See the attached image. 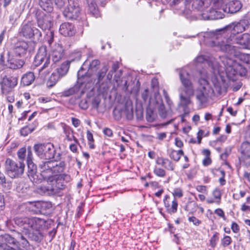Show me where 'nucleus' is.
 <instances>
[{"mask_svg":"<svg viewBox=\"0 0 250 250\" xmlns=\"http://www.w3.org/2000/svg\"><path fill=\"white\" fill-rule=\"evenodd\" d=\"M248 21L246 20H241L238 22H232L223 28L216 30L215 32L204 33L205 39H210L209 41V45L211 46H216L220 51L228 53H231L233 50L234 46L231 42V40L229 38L226 39L225 41L221 42L215 41L214 39L218 38V36L224 34L227 32H230L231 34L235 35L246 30L248 27Z\"/></svg>","mask_w":250,"mask_h":250,"instance_id":"obj_1","label":"nucleus"},{"mask_svg":"<svg viewBox=\"0 0 250 250\" xmlns=\"http://www.w3.org/2000/svg\"><path fill=\"white\" fill-rule=\"evenodd\" d=\"M179 77L183 86V90L180 93V104L183 106H187L191 102L190 98L194 95V90L190 81V75L186 70H181L179 72Z\"/></svg>","mask_w":250,"mask_h":250,"instance_id":"obj_2","label":"nucleus"},{"mask_svg":"<svg viewBox=\"0 0 250 250\" xmlns=\"http://www.w3.org/2000/svg\"><path fill=\"white\" fill-rule=\"evenodd\" d=\"M54 161L49 160L42 161L39 164L41 169V176L44 180H49L50 182H56V180L65 181L68 182L70 177L67 174L59 175L56 179L53 175V168Z\"/></svg>","mask_w":250,"mask_h":250,"instance_id":"obj_3","label":"nucleus"},{"mask_svg":"<svg viewBox=\"0 0 250 250\" xmlns=\"http://www.w3.org/2000/svg\"><path fill=\"white\" fill-rule=\"evenodd\" d=\"M4 166L5 172L12 178H19L24 173L25 164L22 161H15L7 158Z\"/></svg>","mask_w":250,"mask_h":250,"instance_id":"obj_4","label":"nucleus"},{"mask_svg":"<svg viewBox=\"0 0 250 250\" xmlns=\"http://www.w3.org/2000/svg\"><path fill=\"white\" fill-rule=\"evenodd\" d=\"M15 223L26 230L28 233L32 230H37L39 229L41 224L43 220L37 217H27L16 216L14 218Z\"/></svg>","mask_w":250,"mask_h":250,"instance_id":"obj_5","label":"nucleus"},{"mask_svg":"<svg viewBox=\"0 0 250 250\" xmlns=\"http://www.w3.org/2000/svg\"><path fill=\"white\" fill-rule=\"evenodd\" d=\"M33 148L36 154L42 159L50 160L55 158V149L51 143L35 144Z\"/></svg>","mask_w":250,"mask_h":250,"instance_id":"obj_6","label":"nucleus"},{"mask_svg":"<svg viewBox=\"0 0 250 250\" xmlns=\"http://www.w3.org/2000/svg\"><path fill=\"white\" fill-rule=\"evenodd\" d=\"M47 183L46 185H42L36 188L37 192L42 195H50L58 192V190L62 189L64 187L62 181L56 180V183L46 180Z\"/></svg>","mask_w":250,"mask_h":250,"instance_id":"obj_7","label":"nucleus"},{"mask_svg":"<svg viewBox=\"0 0 250 250\" xmlns=\"http://www.w3.org/2000/svg\"><path fill=\"white\" fill-rule=\"evenodd\" d=\"M50 62V57L47 53V48L45 46H41L38 51V52L35 57L34 65L36 66H39L40 65H42L38 69L39 72L48 66Z\"/></svg>","mask_w":250,"mask_h":250,"instance_id":"obj_8","label":"nucleus"},{"mask_svg":"<svg viewBox=\"0 0 250 250\" xmlns=\"http://www.w3.org/2000/svg\"><path fill=\"white\" fill-rule=\"evenodd\" d=\"M52 14H45L40 10H37L35 16L38 26L42 30H49L53 25Z\"/></svg>","mask_w":250,"mask_h":250,"instance_id":"obj_9","label":"nucleus"},{"mask_svg":"<svg viewBox=\"0 0 250 250\" xmlns=\"http://www.w3.org/2000/svg\"><path fill=\"white\" fill-rule=\"evenodd\" d=\"M21 36L26 39H37L39 40L42 36V33L39 29L32 26L30 22L23 24L20 32Z\"/></svg>","mask_w":250,"mask_h":250,"instance_id":"obj_10","label":"nucleus"},{"mask_svg":"<svg viewBox=\"0 0 250 250\" xmlns=\"http://www.w3.org/2000/svg\"><path fill=\"white\" fill-rule=\"evenodd\" d=\"M68 5L63 11V15L68 19H76L79 16L80 8L77 0H68Z\"/></svg>","mask_w":250,"mask_h":250,"instance_id":"obj_11","label":"nucleus"},{"mask_svg":"<svg viewBox=\"0 0 250 250\" xmlns=\"http://www.w3.org/2000/svg\"><path fill=\"white\" fill-rule=\"evenodd\" d=\"M18 243L14 233L13 236L8 233L0 235V250H8L11 248L10 245L16 246Z\"/></svg>","mask_w":250,"mask_h":250,"instance_id":"obj_12","label":"nucleus"},{"mask_svg":"<svg viewBox=\"0 0 250 250\" xmlns=\"http://www.w3.org/2000/svg\"><path fill=\"white\" fill-rule=\"evenodd\" d=\"M18 83V78L15 77L5 76L0 82L2 93L7 94L15 87Z\"/></svg>","mask_w":250,"mask_h":250,"instance_id":"obj_13","label":"nucleus"},{"mask_svg":"<svg viewBox=\"0 0 250 250\" xmlns=\"http://www.w3.org/2000/svg\"><path fill=\"white\" fill-rule=\"evenodd\" d=\"M41 7L48 14H52L54 9V4L58 7L61 8L64 4V0H40L39 3Z\"/></svg>","mask_w":250,"mask_h":250,"instance_id":"obj_14","label":"nucleus"},{"mask_svg":"<svg viewBox=\"0 0 250 250\" xmlns=\"http://www.w3.org/2000/svg\"><path fill=\"white\" fill-rule=\"evenodd\" d=\"M24 61L22 59H17L12 54L11 52L7 53V60L5 65L12 69H18L21 68L24 64Z\"/></svg>","mask_w":250,"mask_h":250,"instance_id":"obj_15","label":"nucleus"},{"mask_svg":"<svg viewBox=\"0 0 250 250\" xmlns=\"http://www.w3.org/2000/svg\"><path fill=\"white\" fill-rule=\"evenodd\" d=\"M204 2L202 0H196L193 3L195 8H197L199 11L196 19L199 20H210V9L203 10L202 7Z\"/></svg>","mask_w":250,"mask_h":250,"instance_id":"obj_16","label":"nucleus"},{"mask_svg":"<svg viewBox=\"0 0 250 250\" xmlns=\"http://www.w3.org/2000/svg\"><path fill=\"white\" fill-rule=\"evenodd\" d=\"M100 63V61L98 60H93L89 65L88 70L84 73L83 72V68L82 67L78 72V79L85 77H90L93 73L97 71Z\"/></svg>","mask_w":250,"mask_h":250,"instance_id":"obj_17","label":"nucleus"},{"mask_svg":"<svg viewBox=\"0 0 250 250\" xmlns=\"http://www.w3.org/2000/svg\"><path fill=\"white\" fill-rule=\"evenodd\" d=\"M241 2L237 0H232L227 3L222 8L223 11L227 13L235 14L242 8Z\"/></svg>","mask_w":250,"mask_h":250,"instance_id":"obj_18","label":"nucleus"},{"mask_svg":"<svg viewBox=\"0 0 250 250\" xmlns=\"http://www.w3.org/2000/svg\"><path fill=\"white\" fill-rule=\"evenodd\" d=\"M239 151L241 154V158L246 165H250V143L248 142L242 144Z\"/></svg>","mask_w":250,"mask_h":250,"instance_id":"obj_19","label":"nucleus"},{"mask_svg":"<svg viewBox=\"0 0 250 250\" xmlns=\"http://www.w3.org/2000/svg\"><path fill=\"white\" fill-rule=\"evenodd\" d=\"M59 31L65 37H71L76 33L74 25L69 22L62 23L60 26Z\"/></svg>","mask_w":250,"mask_h":250,"instance_id":"obj_20","label":"nucleus"},{"mask_svg":"<svg viewBox=\"0 0 250 250\" xmlns=\"http://www.w3.org/2000/svg\"><path fill=\"white\" fill-rule=\"evenodd\" d=\"M63 49L61 44L55 43L52 47V60L54 63L60 61L63 56Z\"/></svg>","mask_w":250,"mask_h":250,"instance_id":"obj_21","label":"nucleus"},{"mask_svg":"<svg viewBox=\"0 0 250 250\" xmlns=\"http://www.w3.org/2000/svg\"><path fill=\"white\" fill-rule=\"evenodd\" d=\"M29 48L28 43L25 42L18 43L13 49V53L16 56L21 57L25 55Z\"/></svg>","mask_w":250,"mask_h":250,"instance_id":"obj_22","label":"nucleus"},{"mask_svg":"<svg viewBox=\"0 0 250 250\" xmlns=\"http://www.w3.org/2000/svg\"><path fill=\"white\" fill-rule=\"evenodd\" d=\"M236 42L243 48L250 49V35L245 33L236 38Z\"/></svg>","mask_w":250,"mask_h":250,"instance_id":"obj_23","label":"nucleus"},{"mask_svg":"<svg viewBox=\"0 0 250 250\" xmlns=\"http://www.w3.org/2000/svg\"><path fill=\"white\" fill-rule=\"evenodd\" d=\"M54 162V167L53 168V175L54 176L55 178L56 179V178L60 175V174H58V173L62 172L64 169L65 165L64 162H61L59 163V164H57L56 161L58 159H59V156H57L55 157ZM62 174V175H63ZM60 175H62L60 174Z\"/></svg>","mask_w":250,"mask_h":250,"instance_id":"obj_24","label":"nucleus"},{"mask_svg":"<svg viewBox=\"0 0 250 250\" xmlns=\"http://www.w3.org/2000/svg\"><path fill=\"white\" fill-rule=\"evenodd\" d=\"M89 12L96 18L100 16V13L97 8L95 0H86Z\"/></svg>","mask_w":250,"mask_h":250,"instance_id":"obj_25","label":"nucleus"},{"mask_svg":"<svg viewBox=\"0 0 250 250\" xmlns=\"http://www.w3.org/2000/svg\"><path fill=\"white\" fill-rule=\"evenodd\" d=\"M157 163L168 170L173 171L174 169V165L167 158H159L157 161Z\"/></svg>","mask_w":250,"mask_h":250,"instance_id":"obj_26","label":"nucleus"},{"mask_svg":"<svg viewBox=\"0 0 250 250\" xmlns=\"http://www.w3.org/2000/svg\"><path fill=\"white\" fill-rule=\"evenodd\" d=\"M35 80L34 74L31 72H28L25 74L21 78V83L24 86L30 85Z\"/></svg>","mask_w":250,"mask_h":250,"instance_id":"obj_27","label":"nucleus"},{"mask_svg":"<svg viewBox=\"0 0 250 250\" xmlns=\"http://www.w3.org/2000/svg\"><path fill=\"white\" fill-rule=\"evenodd\" d=\"M169 198V197L168 195L165 196V198L164 200L165 206L167 208V210L170 213H174L177 210L178 202L176 199H174L172 201V205L170 207L168 202L167 201V200Z\"/></svg>","mask_w":250,"mask_h":250,"instance_id":"obj_28","label":"nucleus"},{"mask_svg":"<svg viewBox=\"0 0 250 250\" xmlns=\"http://www.w3.org/2000/svg\"><path fill=\"white\" fill-rule=\"evenodd\" d=\"M70 63V62L68 61L63 62L60 67L57 69L56 72L59 74L61 77L64 76L66 74L69 70Z\"/></svg>","mask_w":250,"mask_h":250,"instance_id":"obj_29","label":"nucleus"},{"mask_svg":"<svg viewBox=\"0 0 250 250\" xmlns=\"http://www.w3.org/2000/svg\"><path fill=\"white\" fill-rule=\"evenodd\" d=\"M168 155L171 159L176 162H178L179 161L182 156H184V153L181 149L178 151L171 150L169 152Z\"/></svg>","mask_w":250,"mask_h":250,"instance_id":"obj_30","label":"nucleus"},{"mask_svg":"<svg viewBox=\"0 0 250 250\" xmlns=\"http://www.w3.org/2000/svg\"><path fill=\"white\" fill-rule=\"evenodd\" d=\"M61 77L59 75V74L57 73V72H53L49 77L47 81V86L50 87L53 86L56 84Z\"/></svg>","mask_w":250,"mask_h":250,"instance_id":"obj_31","label":"nucleus"},{"mask_svg":"<svg viewBox=\"0 0 250 250\" xmlns=\"http://www.w3.org/2000/svg\"><path fill=\"white\" fill-rule=\"evenodd\" d=\"M224 15L221 11L214 9H210V20H215L223 18Z\"/></svg>","mask_w":250,"mask_h":250,"instance_id":"obj_32","label":"nucleus"},{"mask_svg":"<svg viewBox=\"0 0 250 250\" xmlns=\"http://www.w3.org/2000/svg\"><path fill=\"white\" fill-rule=\"evenodd\" d=\"M199 84L200 86V90L206 91H213L210 86L208 81L205 78H200L198 81Z\"/></svg>","mask_w":250,"mask_h":250,"instance_id":"obj_33","label":"nucleus"},{"mask_svg":"<svg viewBox=\"0 0 250 250\" xmlns=\"http://www.w3.org/2000/svg\"><path fill=\"white\" fill-rule=\"evenodd\" d=\"M27 164L28 169V175H31L33 177L34 175L37 172V167L31 160H28Z\"/></svg>","mask_w":250,"mask_h":250,"instance_id":"obj_34","label":"nucleus"},{"mask_svg":"<svg viewBox=\"0 0 250 250\" xmlns=\"http://www.w3.org/2000/svg\"><path fill=\"white\" fill-rule=\"evenodd\" d=\"M200 91V92L196 95V98L201 104H203L206 102L207 96L210 93V91L203 90Z\"/></svg>","mask_w":250,"mask_h":250,"instance_id":"obj_35","label":"nucleus"},{"mask_svg":"<svg viewBox=\"0 0 250 250\" xmlns=\"http://www.w3.org/2000/svg\"><path fill=\"white\" fill-rule=\"evenodd\" d=\"M212 83L214 85V89H212L213 91H210L211 92H214L215 91L216 92L218 93H221L222 92V85L223 83L222 82L219 81L216 78H214L212 80Z\"/></svg>","mask_w":250,"mask_h":250,"instance_id":"obj_36","label":"nucleus"},{"mask_svg":"<svg viewBox=\"0 0 250 250\" xmlns=\"http://www.w3.org/2000/svg\"><path fill=\"white\" fill-rule=\"evenodd\" d=\"M81 57L82 54L81 52H74L70 55V60L68 61L70 62V63L74 62H77L81 60Z\"/></svg>","mask_w":250,"mask_h":250,"instance_id":"obj_37","label":"nucleus"},{"mask_svg":"<svg viewBox=\"0 0 250 250\" xmlns=\"http://www.w3.org/2000/svg\"><path fill=\"white\" fill-rule=\"evenodd\" d=\"M108 69V67L107 65H104L102 68L101 69V70L98 72V82L99 83L101 80H103V79L105 76L107 70Z\"/></svg>","mask_w":250,"mask_h":250,"instance_id":"obj_38","label":"nucleus"},{"mask_svg":"<svg viewBox=\"0 0 250 250\" xmlns=\"http://www.w3.org/2000/svg\"><path fill=\"white\" fill-rule=\"evenodd\" d=\"M54 34L53 31L48 32L45 37V41L48 42L50 47L52 46V44L54 42Z\"/></svg>","mask_w":250,"mask_h":250,"instance_id":"obj_39","label":"nucleus"},{"mask_svg":"<svg viewBox=\"0 0 250 250\" xmlns=\"http://www.w3.org/2000/svg\"><path fill=\"white\" fill-rule=\"evenodd\" d=\"M78 90V87L77 86H74L64 91L63 93V95L64 96L68 97L77 92Z\"/></svg>","mask_w":250,"mask_h":250,"instance_id":"obj_40","label":"nucleus"},{"mask_svg":"<svg viewBox=\"0 0 250 250\" xmlns=\"http://www.w3.org/2000/svg\"><path fill=\"white\" fill-rule=\"evenodd\" d=\"M231 238L229 236H225L221 240V244L224 247H226L230 244Z\"/></svg>","mask_w":250,"mask_h":250,"instance_id":"obj_41","label":"nucleus"},{"mask_svg":"<svg viewBox=\"0 0 250 250\" xmlns=\"http://www.w3.org/2000/svg\"><path fill=\"white\" fill-rule=\"evenodd\" d=\"M154 173L158 176L164 177L166 175V172L163 169L155 167L154 169Z\"/></svg>","mask_w":250,"mask_h":250,"instance_id":"obj_42","label":"nucleus"},{"mask_svg":"<svg viewBox=\"0 0 250 250\" xmlns=\"http://www.w3.org/2000/svg\"><path fill=\"white\" fill-rule=\"evenodd\" d=\"M218 234L219 233L218 232H215L210 240V245L212 248H214L216 246V242L219 239L218 237Z\"/></svg>","mask_w":250,"mask_h":250,"instance_id":"obj_43","label":"nucleus"},{"mask_svg":"<svg viewBox=\"0 0 250 250\" xmlns=\"http://www.w3.org/2000/svg\"><path fill=\"white\" fill-rule=\"evenodd\" d=\"M26 149L24 147L20 148L18 152V158L21 160V161L23 162V160L25 157Z\"/></svg>","mask_w":250,"mask_h":250,"instance_id":"obj_44","label":"nucleus"},{"mask_svg":"<svg viewBox=\"0 0 250 250\" xmlns=\"http://www.w3.org/2000/svg\"><path fill=\"white\" fill-rule=\"evenodd\" d=\"M32 131L28 126H25L21 129V134L22 136H26Z\"/></svg>","mask_w":250,"mask_h":250,"instance_id":"obj_45","label":"nucleus"},{"mask_svg":"<svg viewBox=\"0 0 250 250\" xmlns=\"http://www.w3.org/2000/svg\"><path fill=\"white\" fill-rule=\"evenodd\" d=\"M188 220L189 222H192L194 225L197 226H199L201 223V221L194 216L189 217Z\"/></svg>","mask_w":250,"mask_h":250,"instance_id":"obj_46","label":"nucleus"},{"mask_svg":"<svg viewBox=\"0 0 250 250\" xmlns=\"http://www.w3.org/2000/svg\"><path fill=\"white\" fill-rule=\"evenodd\" d=\"M126 118L128 120H132L133 118V113L132 108L130 109H127L125 111Z\"/></svg>","mask_w":250,"mask_h":250,"instance_id":"obj_47","label":"nucleus"},{"mask_svg":"<svg viewBox=\"0 0 250 250\" xmlns=\"http://www.w3.org/2000/svg\"><path fill=\"white\" fill-rule=\"evenodd\" d=\"M195 60L198 63H204L206 62H208L207 58L203 55L198 56Z\"/></svg>","mask_w":250,"mask_h":250,"instance_id":"obj_48","label":"nucleus"},{"mask_svg":"<svg viewBox=\"0 0 250 250\" xmlns=\"http://www.w3.org/2000/svg\"><path fill=\"white\" fill-rule=\"evenodd\" d=\"M173 195L174 197L181 198L183 196V192L181 189L177 188L174 189Z\"/></svg>","mask_w":250,"mask_h":250,"instance_id":"obj_49","label":"nucleus"},{"mask_svg":"<svg viewBox=\"0 0 250 250\" xmlns=\"http://www.w3.org/2000/svg\"><path fill=\"white\" fill-rule=\"evenodd\" d=\"M100 103V100L98 98H95L93 99L92 102L93 107L97 109L99 107Z\"/></svg>","mask_w":250,"mask_h":250,"instance_id":"obj_50","label":"nucleus"},{"mask_svg":"<svg viewBox=\"0 0 250 250\" xmlns=\"http://www.w3.org/2000/svg\"><path fill=\"white\" fill-rule=\"evenodd\" d=\"M220 173L222 174V177L219 179V181L220 184L223 186L226 184V180H225V172L221 170Z\"/></svg>","mask_w":250,"mask_h":250,"instance_id":"obj_51","label":"nucleus"},{"mask_svg":"<svg viewBox=\"0 0 250 250\" xmlns=\"http://www.w3.org/2000/svg\"><path fill=\"white\" fill-rule=\"evenodd\" d=\"M215 213L218 215L219 216L222 217L224 220L226 219L225 214L222 209L220 208H217L215 210Z\"/></svg>","mask_w":250,"mask_h":250,"instance_id":"obj_52","label":"nucleus"},{"mask_svg":"<svg viewBox=\"0 0 250 250\" xmlns=\"http://www.w3.org/2000/svg\"><path fill=\"white\" fill-rule=\"evenodd\" d=\"M212 194L214 198L219 200L221 199V194L220 191L219 189H215L214 190Z\"/></svg>","mask_w":250,"mask_h":250,"instance_id":"obj_53","label":"nucleus"},{"mask_svg":"<svg viewBox=\"0 0 250 250\" xmlns=\"http://www.w3.org/2000/svg\"><path fill=\"white\" fill-rule=\"evenodd\" d=\"M14 236L15 237V238L17 239V240H18V239H21V240H23L24 239H26V238L23 236V235L19 232H17V231H16L15 230H14Z\"/></svg>","mask_w":250,"mask_h":250,"instance_id":"obj_54","label":"nucleus"},{"mask_svg":"<svg viewBox=\"0 0 250 250\" xmlns=\"http://www.w3.org/2000/svg\"><path fill=\"white\" fill-rule=\"evenodd\" d=\"M148 90L147 89H146L142 93V98L145 102L146 101L148 98Z\"/></svg>","mask_w":250,"mask_h":250,"instance_id":"obj_55","label":"nucleus"},{"mask_svg":"<svg viewBox=\"0 0 250 250\" xmlns=\"http://www.w3.org/2000/svg\"><path fill=\"white\" fill-rule=\"evenodd\" d=\"M231 228L232 231L235 233L238 232L239 230V227L238 225L235 222H233L232 223Z\"/></svg>","mask_w":250,"mask_h":250,"instance_id":"obj_56","label":"nucleus"},{"mask_svg":"<svg viewBox=\"0 0 250 250\" xmlns=\"http://www.w3.org/2000/svg\"><path fill=\"white\" fill-rule=\"evenodd\" d=\"M72 125L75 127H77L79 126L80 124V121L77 118H71Z\"/></svg>","mask_w":250,"mask_h":250,"instance_id":"obj_57","label":"nucleus"},{"mask_svg":"<svg viewBox=\"0 0 250 250\" xmlns=\"http://www.w3.org/2000/svg\"><path fill=\"white\" fill-rule=\"evenodd\" d=\"M103 132H104V134L108 137H111L112 136V134H113L112 131L111 129H110L109 128H105Z\"/></svg>","mask_w":250,"mask_h":250,"instance_id":"obj_58","label":"nucleus"},{"mask_svg":"<svg viewBox=\"0 0 250 250\" xmlns=\"http://www.w3.org/2000/svg\"><path fill=\"white\" fill-rule=\"evenodd\" d=\"M6 183V178L3 174L0 171V185H3Z\"/></svg>","mask_w":250,"mask_h":250,"instance_id":"obj_59","label":"nucleus"},{"mask_svg":"<svg viewBox=\"0 0 250 250\" xmlns=\"http://www.w3.org/2000/svg\"><path fill=\"white\" fill-rule=\"evenodd\" d=\"M211 162V159L209 157H206L203 161V164L205 166H208Z\"/></svg>","mask_w":250,"mask_h":250,"instance_id":"obj_60","label":"nucleus"},{"mask_svg":"<svg viewBox=\"0 0 250 250\" xmlns=\"http://www.w3.org/2000/svg\"><path fill=\"white\" fill-rule=\"evenodd\" d=\"M175 144L177 147H182L183 146V143L181 140L176 138L175 139Z\"/></svg>","mask_w":250,"mask_h":250,"instance_id":"obj_61","label":"nucleus"},{"mask_svg":"<svg viewBox=\"0 0 250 250\" xmlns=\"http://www.w3.org/2000/svg\"><path fill=\"white\" fill-rule=\"evenodd\" d=\"M212 68L214 70V73H215L216 72H219V69L218 63L217 62H214L212 64Z\"/></svg>","mask_w":250,"mask_h":250,"instance_id":"obj_62","label":"nucleus"},{"mask_svg":"<svg viewBox=\"0 0 250 250\" xmlns=\"http://www.w3.org/2000/svg\"><path fill=\"white\" fill-rule=\"evenodd\" d=\"M87 139L90 142H93V137L92 134L90 132V131H87Z\"/></svg>","mask_w":250,"mask_h":250,"instance_id":"obj_63","label":"nucleus"},{"mask_svg":"<svg viewBox=\"0 0 250 250\" xmlns=\"http://www.w3.org/2000/svg\"><path fill=\"white\" fill-rule=\"evenodd\" d=\"M197 190L200 192H205L206 191V187L204 186H198L196 188Z\"/></svg>","mask_w":250,"mask_h":250,"instance_id":"obj_64","label":"nucleus"}]
</instances>
